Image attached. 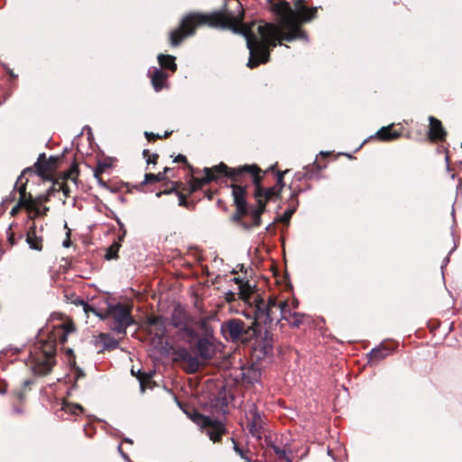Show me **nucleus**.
I'll list each match as a JSON object with an SVG mask.
<instances>
[{
	"instance_id": "32",
	"label": "nucleus",
	"mask_w": 462,
	"mask_h": 462,
	"mask_svg": "<svg viewBox=\"0 0 462 462\" xmlns=\"http://www.w3.org/2000/svg\"><path fill=\"white\" fill-rule=\"evenodd\" d=\"M143 156L144 157H148L147 158V162L148 163H155V160L158 158V155L157 154H152V159L150 158L149 156V151L148 150H144L143 151Z\"/></svg>"
},
{
	"instance_id": "14",
	"label": "nucleus",
	"mask_w": 462,
	"mask_h": 462,
	"mask_svg": "<svg viewBox=\"0 0 462 462\" xmlns=\"http://www.w3.org/2000/svg\"><path fill=\"white\" fill-rule=\"evenodd\" d=\"M429 120H430L429 134H430V139L442 140L444 138V136L446 135V132H445L444 128L442 127L441 122L433 116H430Z\"/></svg>"
},
{
	"instance_id": "40",
	"label": "nucleus",
	"mask_w": 462,
	"mask_h": 462,
	"mask_svg": "<svg viewBox=\"0 0 462 462\" xmlns=\"http://www.w3.org/2000/svg\"><path fill=\"white\" fill-rule=\"evenodd\" d=\"M69 245H70V241H69V239H68V240H65V241L63 242V246H64V247H69Z\"/></svg>"
},
{
	"instance_id": "43",
	"label": "nucleus",
	"mask_w": 462,
	"mask_h": 462,
	"mask_svg": "<svg viewBox=\"0 0 462 462\" xmlns=\"http://www.w3.org/2000/svg\"><path fill=\"white\" fill-rule=\"evenodd\" d=\"M29 383H30V382H29V381H25V382H24V384H25V385H28Z\"/></svg>"
},
{
	"instance_id": "9",
	"label": "nucleus",
	"mask_w": 462,
	"mask_h": 462,
	"mask_svg": "<svg viewBox=\"0 0 462 462\" xmlns=\"http://www.w3.org/2000/svg\"><path fill=\"white\" fill-rule=\"evenodd\" d=\"M171 323L176 328L184 331L188 336H195L193 329L189 327V318L183 310L180 308L174 310L171 316Z\"/></svg>"
},
{
	"instance_id": "21",
	"label": "nucleus",
	"mask_w": 462,
	"mask_h": 462,
	"mask_svg": "<svg viewBox=\"0 0 462 462\" xmlns=\"http://www.w3.org/2000/svg\"><path fill=\"white\" fill-rule=\"evenodd\" d=\"M158 61L161 67L169 69L171 71H175L177 69V65L175 63V58L171 55L160 54L158 56Z\"/></svg>"
},
{
	"instance_id": "24",
	"label": "nucleus",
	"mask_w": 462,
	"mask_h": 462,
	"mask_svg": "<svg viewBox=\"0 0 462 462\" xmlns=\"http://www.w3.org/2000/svg\"><path fill=\"white\" fill-rule=\"evenodd\" d=\"M62 411L67 413L79 414L82 412L83 408L79 404L64 402L61 407Z\"/></svg>"
},
{
	"instance_id": "44",
	"label": "nucleus",
	"mask_w": 462,
	"mask_h": 462,
	"mask_svg": "<svg viewBox=\"0 0 462 462\" xmlns=\"http://www.w3.org/2000/svg\"><path fill=\"white\" fill-rule=\"evenodd\" d=\"M18 398H19V399H22V393H19V394H18Z\"/></svg>"
},
{
	"instance_id": "41",
	"label": "nucleus",
	"mask_w": 462,
	"mask_h": 462,
	"mask_svg": "<svg viewBox=\"0 0 462 462\" xmlns=\"http://www.w3.org/2000/svg\"><path fill=\"white\" fill-rule=\"evenodd\" d=\"M62 190L65 196H69V189L66 187H62Z\"/></svg>"
},
{
	"instance_id": "26",
	"label": "nucleus",
	"mask_w": 462,
	"mask_h": 462,
	"mask_svg": "<svg viewBox=\"0 0 462 462\" xmlns=\"http://www.w3.org/2000/svg\"><path fill=\"white\" fill-rule=\"evenodd\" d=\"M196 325L197 327L202 330L203 334H204V337H208L209 336L212 335L213 333V330L211 328V327L208 325L207 319H199L197 322H196Z\"/></svg>"
},
{
	"instance_id": "39",
	"label": "nucleus",
	"mask_w": 462,
	"mask_h": 462,
	"mask_svg": "<svg viewBox=\"0 0 462 462\" xmlns=\"http://www.w3.org/2000/svg\"><path fill=\"white\" fill-rule=\"evenodd\" d=\"M159 319H160V318H158V317L152 318L150 320V324H156L159 321Z\"/></svg>"
},
{
	"instance_id": "11",
	"label": "nucleus",
	"mask_w": 462,
	"mask_h": 462,
	"mask_svg": "<svg viewBox=\"0 0 462 462\" xmlns=\"http://www.w3.org/2000/svg\"><path fill=\"white\" fill-rule=\"evenodd\" d=\"M179 358L186 364L185 370L189 374L196 373L203 363L199 360V357L193 356L187 349H181L178 353Z\"/></svg>"
},
{
	"instance_id": "1",
	"label": "nucleus",
	"mask_w": 462,
	"mask_h": 462,
	"mask_svg": "<svg viewBox=\"0 0 462 462\" xmlns=\"http://www.w3.org/2000/svg\"><path fill=\"white\" fill-rule=\"evenodd\" d=\"M273 10L281 17V25L259 24L254 22L250 24L243 23L241 18L226 9L209 14H190L183 18L178 29L171 32L170 42L172 46H178L187 36L191 35L199 25L207 24L230 29L245 38L250 52L247 66L253 69L269 60L270 48L275 47L278 42H291L304 38L305 32L300 30V23L310 22L317 14V7L299 5L293 10L287 2L277 3Z\"/></svg>"
},
{
	"instance_id": "12",
	"label": "nucleus",
	"mask_w": 462,
	"mask_h": 462,
	"mask_svg": "<svg viewBox=\"0 0 462 462\" xmlns=\"http://www.w3.org/2000/svg\"><path fill=\"white\" fill-rule=\"evenodd\" d=\"M197 349L204 362H207L213 358L215 355V346L208 337H201L197 342Z\"/></svg>"
},
{
	"instance_id": "27",
	"label": "nucleus",
	"mask_w": 462,
	"mask_h": 462,
	"mask_svg": "<svg viewBox=\"0 0 462 462\" xmlns=\"http://www.w3.org/2000/svg\"><path fill=\"white\" fill-rule=\"evenodd\" d=\"M139 382H140V386H141V389L142 391L143 392L145 387L148 386L149 383H150V380H151V376L150 375H147L146 374L144 373H141L139 371L138 373V376H137Z\"/></svg>"
},
{
	"instance_id": "22",
	"label": "nucleus",
	"mask_w": 462,
	"mask_h": 462,
	"mask_svg": "<svg viewBox=\"0 0 462 462\" xmlns=\"http://www.w3.org/2000/svg\"><path fill=\"white\" fill-rule=\"evenodd\" d=\"M72 330V324H63L60 328H57L55 337H58L60 343H64L67 340V335Z\"/></svg>"
},
{
	"instance_id": "19",
	"label": "nucleus",
	"mask_w": 462,
	"mask_h": 462,
	"mask_svg": "<svg viewBox=\"0 0 462 462\" xmlns=\"http://www.w3.org/2000/svg\"><path fill=\"white\" fill-rule=\"evenodd\" d=\"M96 341L100 344L104 349H115L118 346V342L113 337L105 333L99 334Z\"/></svg>"
},
{
	"instance_id": "46",
	"label": "nucleus",
	"mask_w": 462,
	"mask_h": 462,
	"mask_svg": "<svg viewBox=\"0 0 462 462\" xmlns=\"http://www.w3.org/2000/svg\"><path fill=\"white\" fill-rule=\"evenodd\" d=\"M287 462H292L291 458H287Z\"/></svg>"
},
{
	"instance_id": "17",
	"label": "nucleus",
	"mask_w": 462,
	"mask_h": 462,
	"mask_svg": "<svg viewBox=\"0 0 462 462\" xmlns=\"http://www.w3.org/2000/svg\"><path fill=\"white\" fill-rule=\"evenodd\" d=\"M393 351V348H389L385 346L374 348L369 354V362L374 363L386 357Z\"/></svg>"
},
{
	"instance_id": "2",
	"label": "nucleus",
	"mask_w": 462,
	"mask_h": 462,
	"mask_svg": "<svg viewBox=\"0 0 462 462\" xmlns=\"http://www.w3.org/2000/svg\"><path fill=\"white\" fill-rule=\"evenodd\" d=\"M287 171H285L279 174L277 186L263 189L260 184V169L256 166L245 165L243 167L229 169L224 163H220L213 168H205V177L202 179H195L193 180L192 188L193 189H199L203 185L217 180L221 175L228 176L236 182H243L244 178L249 177L254 185V195L257 203V208L252 210V217L254 219H260L262 213L264 211L267 201L279 196V193L284 186L282 178Z\"/></svg>"
},
{
	"instance_id": "13",
	"label": "nucleus",
	"mask_w": 462,
	"mask_h": 462,
	"mask_svg": "<svg viewBox=\"0 0 462 462\" xmlns=\"http://www.w3.org/2000/svg\"><path fill=\"white\" fill-rule=\"evenodd\" d=\"M234 200L236 205L237 211L240 215H245L247 212L246 202L245 199V188L241 185H232Z\"/></svg>"
},
{
	"instance_id": "23",
	"label": "nucleus",
	"mask_w": 462,
	"mask_h": 462,
	"mask_svg": "<svg viewBox=\"0 0 462 462\" xmlns=\"http://www.w3.org/2000/svg\"><path fill=\"white\" fill-rule=\"evenodd\" d=\"M110 163L106 162H98L96 168L94 169V177L97 180L98 183L104 184L101 180V174L110 167Z\"/></svg>"
},
{
	"instance_id": "16",
	"label": "nucleus",
	"mask_w": 462,
	"mask_h": 462,
	"mask_svg": "<svg viewBox=\"0 0 462 462\" xmlns=\"http://www.w3.org/2000/svg\"><path fill=\"white\" fill-rule=\"evenodd\" d=\"M249 416H250V420H251V422H250V432L252 433L253 436L256 437V438H260V430H261V417L258 413V411L254 409L253 410H250L249 411Z\"/></svg>"
},
{
	"instance_id": "5",
	"label": "nucleus",
	"mask_w": 462,
	"mask_h": 462,
	"mask_svg": "<svg viewBox=\"0 0 462 462\" xmlns=\"http://www.w3.org/2000/svg\"><path fill=\"white\" fill-rule=\"evenodd\" d=\"M55 354L54 340L42 342L31 350L26 365L36 375L48 374L55 365Z\"/></svg>"
},
{
	"instance_id": "8",
	"label": "nucleus",
	"mask_w": 462,
	"mask_h": 462,
	"mask_svg": "<svg viewBox=\"0 0 462 462\" xmlns=\"http://www.w3.org/2000/svg\"><path fill=\"white\" fill-rule=\"evenodd\" d=\"M193 421L206 430V434L214 442L219 441L221 436L225 433V426L222 422L213 420L201 414H195Z\"/></svg>"
},
{
	"instance_id": "36",
	"label": "nucleus",
	"mask_w": 462,
	"mask_h": 462,
	"mask_svg": "<svg viewBox=\"0 0 462 462\" xmlns=\"http://www.w3.org/2000/svg\"><path fill=\"white\" fill-rule=\"evenodd\" d=\"M145 136H146L148 141L154 140L155 138L159 137V135H155L154 134L148 133V132H145Z\"/></svg>"
},
{
	"instance_id": "29",
	"label": "nucleus",
	"mask_w": 462,
	"mask_h": 462,
	"mask_svg": "<svg viewBox=\"0 0 462 462\" xmlns=\"http://www.w3.org/2000/svg\"><path fill=\"white\" fill-rule=\"evenodd\" d=\"M233 442L235 444L234 449L241 457V458H243L246 462H251V459L246 456L245 452L243 449H241L234 440Z\"/></svg>"
},
{
	"instance_id": "10",
	"label": "nucleus",
	"mask_w": 462,
	"mask_h": 462,
	"mask_svg": "<svg viewBox=\"0 0 462 462\" xmlns=\"http://www.w3.org/2000/svg\"><path fill=\"white\" fill-rule=\"evenodd\" d=\"M57 161L58 159L54 157H50L46 160L45 155L41 154L37 162L34 164L38 175L42 178H49L56 168Z\"/></svg>"
},
{
	"instance_id": "38",
	"label": "nucleus",
	"mask_w": 462,
	"mask_h": 462,
	"mask_svg": "<svg viewBox=\"0 0 462 462\" xmlns=\"http://www.w3.org/2000/svg\"><path fill=\"white\" fill-rule=\"evenodd\" d=\"M174 161L175 162H186V158H185V156L179 154Z\"/></svg>"
},
{
	"instance_id": "7",
	"label": "nucleus",
	"mask_w": 462,
	"mask_h": 462,
	"mask_svg": "<svg viewBox=\"0 0 462 462\" xmlns=\"http://www.w3.org/2000/svg\"><path fill=\"white\" fill-rule=\"evenodd\" d=\"M19 193L20 204H23L24 208L29 212V217L31 219L46 215L49 208L44 206L43 203L49 199L48 195L32 198V195L29 194L27 197L24 184L19 187Z\"/></svg>"
},
{
	"instance_id": "28",
	"label": "nucleus",
	"mask_w": 462,
	"mask_h": 462,
	"mask_svg": "<svg viewBox=\"0 0 462 462\" xmlns=\"http://www.w3.org/2000/svg\"><path fill=\"white\" fill-rule=\"evenodd\" d=\"M272 448L280 459H284L287 461V458L289 457H287L286 451L284 449L275 445H273Z\"/></svg>"
},
{
	"instance_id": "18",
	"label": "nucleus",
	"mask_w": 462,
	"mask_h": 462,
	"mask_svg": "<svg viewBox=\"0 0 462 462\" xmlns=\"http://www.w3.org/2000/svg\"><path fill=\"white\" fill-rule=\"evenodd\" d=\"M35 233V226H31L27 232L26 241L32 249L40 251L42 248V240L41 237H38Z\"/></svg>"
},
{
	"instance_id": "3",
	"label": "nucleus",
	"mask_w": 462,
	"mask_h": 462,
	"mask_svg": "<svg viewBox=\"0 0 462 462\" xmlns=\"http://www.w3.org/2000/svg\"><path fill=\"white\" fill-rule=\"evenodd\" d=\"M241 295L246 302L245 313L254 317V322L263 323L268 327H271L273 322L278 323L281 319L287 320L293 327H299L302 323L303 315L291 311L287 300L271 297L265 303L255 291L254 286L251 284L242 287Z\"/></svg>"
},
{
	"instance_id": "35",
	"label": "nucleus",
	"mask_w": 462,
	"mask_h": 462,
	"mask_svg": "<svg viewBox=\"0 0 462 462\" xmlns=\"http://www.w3.org/2000/svg\"><path fill=\"white\" fill-rule=\"evenodd\" d=\"M291 215H292V211H287V212H285V214H284V216L282 217V220L283 222H288V221L290 220V218H291Z\"/></svg>"
},
{
	"instance_id": "15",
	"label": "nucleus",
	"mask_w": 462,
	"mask_h": 462,
	"mask_svg": "<svg viewBox=\"0 0 462 462\" xmlns=\"http://www.w3.org/2000/svg\"><path fill=\"white\" fill-rule=\"evenodd\" d=\"M150 74L152 84L155 91L162 90L166 84L168 74L162 71L161 69L157 68H154L152 71H150Z\"/></svg>"
},
{
	"instance_id": "20",
	"label": "nucleus",
	"mask_w": 462,
	"mask_h": 462,
	"mask_svg": "<svg viewBox=\"0 0 462 462\" xmlns=\"http://www.w3.org/2000/svg\"><path fill=\"white\" fill-rule=\"evenodd\" d=\"M377 137L383 141H391L400 136V132L393 130L392 125L382 127L377 132Z\"/></svg>"
},
{
	"instance_id": "42",
	"label": "nucleus",
	"mask_w": 462,
	"mask_h": 462,
	"mask_svg": "<svg viewBox=\"0 0 462 462\" xmlns=\"http://www.w3.org/2000/svg\"><path fill=\"white\" fill-rule=\"evenodd\" d=\"M123 455V457L125 459V460H128V456L125 455V454H122Z\"/></svg>"
},
{
	"instance_id": "6",
	"label": "nucleus",
	"mask_w": 462,
	"mask_h": 462,
	"mask_svg": "<svg viewBox=\"0 0 462 462\" xmlns=\"http://www.w3.org/2000/svg\"><path fill=\"white\" fill-rule=\"evenodd\" d=\"M76 303L83 307V310L86 314L92 312L101 319L112 318L116 322L114 330L119 334H125L126 328L134 323L130 310L120 303L109 305L104 313L97 311L84 300H80Z\"/></svg>"
},
{
	"instance_id": "25",
	"label": "nucleus",
	"mask_w": 462,
	"mask_h": 462,
	"mask_svg": "<svg viewBox=\"0 0 462 462\" xmlns=\"http://www.w3.org/2000/svg\"><path fill=\"white\" fill-rule=\"evenodd\" d=\"M169 170V168H165L163 173L159 172L158 174L146 173L144 176V181L143 183H154L162 180L164 179V173H166Z\"/></svg>"
},
{
	"instance_id": "34",
	"label": "nucleus",
	"mask_w": 462,
	"mask_h": 462,
	"mask_svg": "<svg viewBox=\"0 0 462 462\" xmlns=\"http://www.w3.org/2000/svg\"><path fill=\"white\" fill-rule=\"evenodd\" d=\"M226 300L228 301V302H231L233 300H236V293L233 292V291H228L226 293Z\"/></svg>"
},
{
	"instance_id": "4",
	"label": "nucleus",
	"mask_w": 462,
	"mask_h": 462,
	"mask_svg": "<svg viewBox=\"0 0 462 462\" xmlns=\"http://www.w3.org/2000/svg\"><path fill=\"white\" fill-rule=\"evenodd\" d=\"M236 282L239 284V292H238V298L243 301L244 307L242 310V313L244 316H245L248 319L251 320L250 324L245 325L244 321L238 319H232L226 322H224L221 326V330L226 337L231 339L232 341H236L238 339L241 340H247L249 337L254 336L256 332V328L259 326L263 325V323L254 322V318L246 315L245 312L246 310V302L245 299L242 298L241 291L242 287L245 284H250L248 282H243L241 281H238V279H235Z\"/></svg>"
},
{
	"instance_id": "33",
	"label": "nucleus",
	"mask_w": 462,
	"mask_h": 462,
	"mask_svg": "<svg viewBox=\"0 0 462 462\" xmlns=\"http://www.w3.org/2000/svg\"><path fill=\"white\" fill-rule=\"evenodd\" d=\"M20 208H24V206H23V204H20V201H19L18 204L12 208L11 215L15 216L18 213Z\"/></svg>"
},
{
	"instance_id": "30",
	"label": "nucleus",
	"mask_w": 462,
	"mask_h": 462,
	"mask_svg": "<svg viewBox=\"0 0 462 462\" xmlns=\"http://www.w3.org/2000/svg\"><path fill=\"white\" fill-rule=\"evenodd\" d=\"M118 248H119L118 244H114L112 246H110L109 251L106 254V258L112 259V258L116 257Z\"/></svg>"
},
{
	"instance_id": "37",
	"label": "nucleus",
	"mask_w": 462,
	"mask_h": 462,
	"mask_svg": "<svg viewBox=\"0 0 462 462\" xmlns=\"http://www.w3.org/2000/svg\"><path fill=\"white\" fill-rule=\"evenodd\" d=\"M298 301L296 300H292L291 302H289V308L292 310L297 309Z\"/></svg>"
},
{
	"instance_id": "31",
	"label": "nucleus",
	"mask_w": 462,
	"mask_h": 462,
	"mask_svg": "<svg viewBox=\"0 0 462 462\" xmlns=\"http://www.w3.org/2000/svg\"><path fill=\"white\" fill-rule=\"evenodd\" d=\"M78 175V170L76 167H71L70 170L67 173V178L75 180Z\"/></svg>"
},
{
	"instance_id": "45",
	"label": "nucleus",
	"mask_w": 462,
	"mask_h": 462,
	"mask_svg": "<svg viewBox=\"0 0 462 462\" xmlns=\"http://www.w3.org/2000/svg\"><path fill=\"white\" fill-rule=\"evenodd\" d=\"M161 194H162V192H158L156 195H157V197H160Z\"/></svg>"
}]
</instances>
